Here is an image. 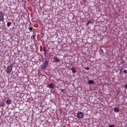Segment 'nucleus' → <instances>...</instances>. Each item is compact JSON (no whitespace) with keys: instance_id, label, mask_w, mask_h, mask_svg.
Returning a JSON list of instances; mask_svg holds the SVG:
<instances>
[{"instance_id":"1","label":"nucleus","mask_w":127,"mask_h":127,"mask_svg":"<svg viewBox=\"0 0 127 127\" xmlns=\"http://www.w3.org/2000/svg\"><path fill=\"white\" fill-rule=\"evenodd\" d=\"M13 66V64H11L8 67L6 70V72L7 73H10L11 72L12 70Z\"/></svg>"},{"instance_id":"2","label":"nucleus","mask_w":127,"mask_h":127,"mask_svg":"<svg viewBox=\"0 0 127 127\" xmlns=\"http://www.w3.org/2000/svg\"><path fill=\"white\" fill-rule=\"evenodd\" d=\"M49 62V61L48 60H45L43 65H42L41 68V69L42 70H44L46 68Z\"/></svg>"},{"instance_id":"3","label":"nucleus","mask_w":127,"mask_h":127,"mask_svg":"<svg viewBox=\"0 0 127 127\" xmlns=\"http://www.w3.org/2000/svg\"><path fill=\"white\" fill-rule=\"evenodd\" d=\"M83 113L81 112H79L77 114V117L78 118H81L83 117Z\"/></svg>"},{"instance_id":"4","label":"nucleus","mask_w":127,"mask_h":127,"mask_svg":"<svg viewBox=\"0 0 127 127\" xmlns=\"http://www.w3.org/2000/svg\"><path fill=\"white\" fill-rule=\"evenodd\" d=\"M53 62H54L57 63L60 61V60L58 59L57 57H55L53 58Z\"/></svg>"},{"instance_id":"5","label":"nucleus","mask_w":127,"mask_h":127,"mask_svg":"<svg viewBox=\"0 0 127 127\" xmlns=\"http://www.w3.org/2000/svg\"><path fill=\"white\" fill-rule=\"evenodd\" d=\"M48 87H49L50 88H51L52 89H53L54 88V85L52 83H50L48 85Z\"/></svg>"},{"instance_id":"6","label":"nucleus","mask_w":127,"mask_h":127,"mask_svg":"<svg viewBox=\"0 0 127 127\" xmlns=\"http://www.w3.org/2000/svg\"><path fill=\"white\" fill-rule=\"evenodd\" d=\"M4 19L3 16L2 12H0V21H3Z\"/></svg>"},{"instance_id":"7","label":"nucleus","mask_w":127,"mask_h":127,"mask_svg":"<svg viewBox=\"0 0 127 127\" xmlns=\"http://www.w3.org/2000/svg\"><path fill=\"white\" fill-rule=\"evenodd\" d=\"M71 69L72 71V72L73 73H74L77 72V69L75 67H72Z\"/></svg>"},{"instance_id":"8","label":"nucleus","mask_w":127,"mask_h":127,"mask_svg":"<svg viewBox=\"0 0 127 127\" xmlns=\"http://www.w3.org/2000/svg\"><path fill=\"white\" fill-rule=\"evenodd\" d=\"M88 83L90 85L93 84L94 83V81L93 80H89L88 81Z\"/></svg>"},{"instance_id":"9","label":"nucleus","mask_w":127,"mask_h":127,"mask_svg":"<svg viewBox=\"0 0 127 127\" xmlns=\"http://www.w3.org/2000/svg\"><path fill=\"white\" fill-rule=\"evenodd\" d=\"M114 111L115 112H118L119 111V108L118 107L115 108L114 109Z\"/></svg>"},{"instance_id":"10","label":"nucleus","mask_w":127,"mask_h":127,"mask_svg":"<svg viewBox=\"0 0 127 127\" xmlns=\"http://www.w3.org/2000/svg\"><path fill=\"white\" fill-rule=\"evenodd\" d=\"M43 51L44 52V55L45 56V55L46 52V49L45 47H44L43 48Z\"/></svg>"},{"instance_id":"11","label":"nucleus","mask_w":127,"mask_h":127,"mask_svg":"<svg viewBox=\"0 0 127 127\" xmlns=\"http://www.w3.org/2000/svg\"><path fill=\"white\" fill-rule=\"evenodd\" d=\"M11 103V101L10 99H7L6 101V103L7 105L10 104Z\"/></svg>"},{"instance_id":"12","label":"nucleus","mask_w":127,"mask_h":127,"mask_svg":"<svg viewBox=\"0 0 127 127\" xmlns=\"http://www.w3.org/2000/svg\"><path fill=\"white\" fill-rule=\"evenodd\" d=\"M99 53L100 54H102L103 53V51L102 49H100L99 51Z\"/></svg>"},{"instance_id":"13","label":"nucleus","mask_w":127,"mask_h":127,"mask_svg":"<svg viewBox=\"0 0 127 127\" xmlns=\"http://www.w3.org/2000/svg\"><path fill=\"white\" fill-rule=\"evenodd\" d=\"M59 89L61 90L62 92L63 93H64V94L65 93V89Z\"/></svg>"},{"instance_id":"14","label":"nucleus","mask_w":127,"mask_h":127,"mask_svg":"<svg viewBox=\"0 0 127 127\" xmlns=\"http://www.w3.org/2000/svg\"><path fill=\"white\" fill-rule=\"evenodd\" d=\"M11 23L10 22H8L7 24V26L8 27H9L11 25Z\"/></svg>"},{"instance_id":"15","label":"nucleus","mask_w":127,"mask_h":127,"mask_svg":"<svg viewBox=\"0 0 127 127\" xmlns=\"http://www.w3.org/2000/svg\"><path fill=\"white\" fill-rule=\"evenodd\" d=\"M121 62V63H122L123 64H124L125 63V61L123 60L122 59Z\"/></svg>"},{"instance_id":"16","label":"nucleus","mask_w":127,"mask_h":127,"mask_svg":"<svg viewBox=\"0 0 127 127\" xmlns=\"http://www.w3.org/2000/svg\"><path fill=\"white\" fill-rule=\"evenodd\" d=\"M35 36L34 35H33L31 37V38L32 39H34L35 38Z\"/></svg>"},{"instance_id":"17","label":"nucleus","mask_w":127,"mask_h":127,"mask_svg":"<svg viewBox=\"0 0 127 127\" xmlns=\"http://www.w3.org/2000/svg\"><path fill=\"white\" fill-rule=\"evenodd\" d=\"M90 23H92L91 21H88L87 23L86 24L87 25H88Z\"/></svg>"},{"instance_id":"18","label":"nucleus","mask_w":127,"mask_h":127,"mask_svg":"<svg viewBox=\"0 0 127 127\" xmlns=\"http://www.w3.org/2000/svg\"><path fill=\"white\" fill-rule=\"evenodd\" d=\"M123 68H122V67L120 69V72H122V73H123Z\"/></svg>"},{"instance_id":"19","label":"nucleus","mask_w":127,"mask_h":127,"mask_svg":"<svg viewBox=\"0 0 127 127\" xmlns=\"http://www.w3.org/2000/svg\"><path fill=\"white\" fill-rule=\"evenodd\" d=\"M28 29H29V30L30 31H32V27H29L28 28Z\"/></svg>"},{"instance_id":"20","label":"nucleus","mask_w":127,"mask_h":127,"mask_svg":"<svg viewBox=\"0 0 127 127\" xmlns=\"http://www.w3.org/2000/svg\"><path fill=\"white\" fill-rule=\"evenodd\" d=\"M123 72L125 73H127V71L126 70H124V71Z\"/></svg>"},{"instance_id":"21","label":"nucleus","mask_w":127,"mask_h":127,"mask_svg":"<svg viewBox=\"0 0 127 127\" xmlns=\"http://www.w3.org/2000/svg\"><path fill=\"white\" fill-rule=\"evenodd\" d=\"M114 125H109V127H114Z\"/></svg>"},{"instance_id":"22","label":"nucleus","mask_w":127,"mask_h":127,"mask_svg":"<svg viewBox=\"0 0 127 127\" xmlns=\"http://www.w3.org/2000/svg\"><path fill=\"white\" fill-rule=\"evenodd\" d=\"M85 69H86L87 70H89V68L88 67H87L86 68H85Z\"/></svg>"},{"instance_id":"23","label":"nucleus","mask_w":127,"mask_h":127,"mask_svg":"<svg viewBox=\"0 0 127 127\" xmlns=\"http://www.w3.org/2000/svg\"><path fill=\"white\" fill-rule=\"evenodd\" d=\"M85 1V0H83L82 1L83 3H84Z\"/></svg>"},{"instance_id":"24","label":"nucleus","mask_w":127,"mask_h":127,"mask_svg":"<svg viewBox=\"0 0 127 127\" xmlns=\"http://www.w3.org/2000/svg\"><path fill=\"white\" fill-rule=\"evenodd\" d=\"M125 87L127 89V84L125 86Z\"/></svg>"},{"instance_id":"25","label":"nucleus","mask_w":127,"mask_h":127,"mask_svg":"<svg viewBox=\"0 0 127 127\" xmlns=\"http://www.w3.org/2000/svg\"><path fill=\"white\" fill-rule=\"evenodd\" d=\"M103 1H106V0H102Z\"/></svg>"},{"instance_id":"26","label":"nucleus","mask_w":127,"mask_h":127,"mask_svg":"<svg viewBox=\"0 0 127 127\" xmlns=\"http://www.w3.org/2000/svg\"><path fill=\"white\" fill-rule=\"evenodd\" d=\"M1 105H2V106L3 107V105H2V104H1Z\"/></svg>"}]
</instances>
